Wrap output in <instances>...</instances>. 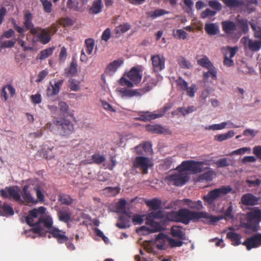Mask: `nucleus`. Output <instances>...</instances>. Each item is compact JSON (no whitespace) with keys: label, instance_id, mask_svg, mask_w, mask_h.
<instances>
[{"label":"nucleus","instance_id":"f257e3e1","mask_svg":"<svg viewBox=\"0 0 261 261\" xmlns=\"http://www.w3.org/2000/svg\"><path fill=\"white\" fill-rule=\"evenodd\" d=\"M167 218L169 221L180 222L186 225L189 224L191 221L196 222L201 218L206 219L210 223H216L220 219L215 216L209 215L206 212L191 211L187 208L169 212L167 214Z\"/></svg>","mask_w":261,"mask_h":261},{"label":"nucleus","instance_id":"f03ea898","mask_svg":"<svg viewBox=\"0 0 261 261\" xmlns=\"http://www.w3.org/2000/svg\"><path fill=\"white\" fill-rule=\"evenodd\" d=\"M45 212V208L40 206L38 208H34L29 211L28 215L25 217L26 223L30 226H34L30 230L40 236L45 235L43 229L40 226L41 218Z\"/></svg>","mask_w":261,"mask_h":261},{"label":"nucleus","instance_id":"7ed1b4c3","mask_svg":"<svg viewBox=\"0 0 261 261\" xmlns=\"http://www.w3.org/2000/svg\"><path fill=\"white\" fill-rule=\"evenodd\" d=\"M155 85L153 82H148L143 88L130 89V88H118L117 91L121 95V97H132L134 96H141L150 91Z\"/></svg>","mask_w":261,"mask_h":261},{"label":"nucleus","instance_id":"20e7f679","mask_svg":"<svg viewBox=\"0 0 261 261\" xmlns=\"http://www.w3.org/2000/svg\"><path fill=\"white\" fill-rule=\"evenodd\" d=\"M53 124L57 128L58 133L61 136L68 137L74 131L73 124L65 118H56Z\"/></svg>","mask_w":261,"mask_h":261},{"label":"nucleus","instance_id":"39448f33","mask_svg":"<svg viewBox=\"0 0 261 261\" xmlns=\"http://www.w3.org/2000/svg\"><path fill=\"white\" fill-rule=\"evenodd\" d=\"M232 188L230 186H222L220 188L215 189L210 191L206 195L203 196L202 199L207 203L211 204L218 198L231 192Z\"/></svg>","mask_w":261,"mask_h":261},{"label":"nucleus","instance_id":"423d86ee","mask_svg":"<svg viewBox=\"0 0 261 261\" xmlns=\"http://www.w3.org/2000/svg\"><path fill=\"white\" fill-rule=\"evenodd\" d=\"M33 15L29 10H26L24 12V27L26 31H30L32 35H37L38 34L39 27L35 28L32 22Z\"/></svg>","mask_w":261,"mask_h":261},{"label":"nucleus","instance_id":"0eeeda50","mask_svg":"<svg viewBox=\"0 0 261 261\" xmlns=\"http://www.w3.org/2000/svg\"><path fill=\"white\" fill-rule=\"evenodd\" d=\"M242 245L245 246L248 250L260 247L261 246V233H257L247 238L242 243Z\"/></svg>","mask_w":261,"mask_h":261},{"label":"nucleus","instance_id":"6e6552de","mask_svg":"<svg viewBox=\"0 0 261 261\" xmlns=\"http://www.w3.org/2000/svg\"><path fill=\"white\" fill-rule=\"evenodd\" d=\"M149 168L148 159L144 156H137L135 158L132 169L136 170L137 168H140L142 170L143 174H147Z\"/></svg>","mask_w":261,"mask_h":261},{"label":"nucleus","instance_id":"1a4fd4ad","mask_svg":"<svg viewBox=\"0 0 261 261\" xmlns=\"http://www.w3.org/2000/svg\"><path fill=\"white\" fill-rule=\"evenodd\" d=\"M189 176L188 174L183 172L178 174H173L168 177V180L172 181L173 184L176 186H181L186 184L188 180Z\"/></svg>","mask_w":261,"mask_h":261},{"label":"nucleus","instance_id":"9d476101","mask_svg":"<svg viewBox=\"0 0 261 261\" xmlns=\"http://www.w3.org/2000/svg\"><path fill=\"white\" fill-rule=\"evenodd\" d=\"M260 197H256L251 193H246L242 196L241 203L246 206H253L259 204Z\"/></svg>","mask_w":261,"mask_h":261},{"label":"nucleus","instance_id":"9b49d317","mask_svg":"<svg viewBox=\"0 0 261 261\" xmlns=\"http://www.w3.org/2000/svg\"><path fill=\"white\" fill-rule=\"evenodd\" d=\"M223 31L228 37H232L237 31V25L231 20H225L221 22Z\"/></svg>","mask_w":261,"mask_h":261},{"label":"nucleus","instance_id":"f8f14e48","mask_svg":"<svg viewBox=\"0 0 261 261\" xmlns=\"http://www.w3.org/2000/svg\"><path fill=\"white\" fill-rule=\"evenodd\" d=\"M131 215L129 213L124 211L122 215L119 217V222L116 224V226L121 229L128 228L130 226V219Z\"/></svg>","mask_w":261,"mask_h":261},{"label":"nucleus","instance_id":"ddd939ff","mask_svg":"<svg viewBox=\"0 0 261 261\" xmlns=\"http://www.w3.org/2000/svg\"><path fill=\"white\" fill-rule=\"evenodd\" d=\"M241 42L252 51H257L261 48V41L259 40L253 41L244 37L242 38Z\"/></svg>","mask_w":261,"mask_h":261},{"label":"nucleus","instance_id":"4468645a","mask_svg":"<svg viewBox=\"0 0 261 261\" xmlns=\"http://www.w3.org/2000/svg\"><path fill=\"white\" fill-rule=\"evenodd\" d=\"M238 48L237 47H231L230 46H226L224 52V59L223 63L224 65H232L233 61L231 59L232 57L236 55Z\"/></svg>","mask_w":261,"mask_h":261},{"label":"nucleus","instance_id":"2eb2a0df","mask_svg":"<svg viewBox=\"0 0 261 261\" xmlns=\"http://www.w3.org/2000/svg\"><path fill=\"white\" fill-rule=\"evenodd\" d=\"M48 232L57 239L59 243L63 244L69 240V238L65 234V232L56 227L51 228Z\"/></svg>","mask_w":261,"mask_h":261},{"label":"nucleus","instance_id":"dca6fc26","mask_svg":"<svg viewBox=\"0 0 261 261\" xmlns=\"http://www.w3.org/2000/svg\"><path fill=\"white\" fill-rule=\"evenodd\" d=\"M146 224L150 225L151 228L142 226L140 228V230H147L149 232H155L161 231L164 229L162 225L160 223L154 221V220H146Z\"/></svg>","mask_w":261,"mask_h":261},{"label":"nucleus","instance_id":"f3484780","mask_svg":"<svg viewBox=\"0 0 261 261\" xmlns=\"http://www.w3.org/2000/svg\"><path fill=\"white\" fill-rule=\"evenodd\" d=\"M40 29L39 31L40 32L38 34L37 37L41 43L46 44L50 41L51 30L49 28L41 29L40 28Z\"/></svg>","mask_w":261,"mask_h":261},{"label":"nucleus","instance_id":"a211bd4d","mask_svg":"<svg viewBox=\"0 0 261 261\" xmlns=\"http://www.w3.org/2000/svg\"><path fill=\"white\" fill-rule=\"evenodd\" d=\"M57 216L59 221L67 223L71 219V213L68 207H62L57 211Z\"/></svg>","mask_w":261,"mask_h":261},{"label":"nucleus","instance_id":"6ab92c4d","mask_svg":"<svg viewBox=\"0 0 261 261\" xmlns=\"http://www.w3.org/2000/svg\"><path fill=\"white\" fill-rule=\"evenodd\" d=\"M127 76L136 85L139 84L142 79V74L140 73V71L136 67H133L127 72Z\"/></svg>","mask_w":261,"mask_h":261},{"label":"nucleus","instance_id":"aec40b11","mask_svg":"<svg viewBox=\"0 0 261 261\" xmlns=\"http://www.w3.org/2000/svg\"><path fill=\"white\" fill-rule=\"evenodd\" d=\"M146 129L149 132L158 134H168L169 132L167 128H166L159 124L146 125Z\"/></svg>","mask_w":261,"mask_h":261},{"label":"nucleus","instance_id":"412c9836","mask_svg":"<svg viewBox=\"0 0 261 261\" xmlns=\"http://www.w3.org/2000/svg\"><path fill=\"white\" fill-rule=\"evenodd\" d=\"M170 232L172 236L174 238H177L181 240H185L186 239L185 232L181 226L177 225L173 226L171 228Z\"/></svg>","mask_w":261,"mask_h":261},{"label":"nucleus","instance_id":"4be33fe9","mask_svg":"<svg viewBox=\"0 0 261 261\" xmlns=\"http://www.w3.org/2000/svg\"><path fill=\"white\" fill-rule=\"evenodd\" d=\"M29 186L24 185L22 187V197L23 200L27 203H36L37 201L35 200L31 195L30 191H28Z\"/></svg>","mask_w":261,"mask_h":261},{"label":"nucleus","instance_id":"5701e85b","mask_svg":"<svg viewBox=\"0 0 261 261\" xmlns=\"http://www.w3.org/2000/svg\"><path fill=\"white\" fill-rule=\"evenodd\" d=\"M48 144H49V145H44L43 148L40 152L41 155L47 160L54 157V154L52 151L54 147L50 142H48Z\"/></svg>","mask_w":261,"mask_h":261},{"label":"nucleus","instance_id":"b1692460","mask_svg":"<svg viewBox=\"0 0 261 261\" xmlns=\"http://www.w3.org/2000/svg\"><path fill=\"white\" fill-rule=\"evenodd\" d=\"M182 201L191 209L199 211L203 208L202 203L201 200L193 201L189 199H184Z\"/></svg>","mask_w":261,"mask_h":261},{"label":"nucleus","instance_id":"393cba45","mask_svg":"<svg viewBox=\"0 0 261 261\" xmlns=\"http://www.w3.org/2000/svg\"><path fill=\"white\" fill-rule=\"evenodd\" d=\"M14 210L13 207L6 203H4L2 205H0V216L8 217L14 215Z\"/></svg>","mask_w":261,"mask_h":261},{"label":"nucleus","instance_id":"a878e982","mask_svg":"<svg viewBox=\"0 0 261 261\" xmlns=\"http://www.w3.org/2000/svg\"><path fill=\"white\" fill-rule=\"evenodd\" d=\"M103 7L102 0L94 1L92 6L89 9V13L92 14H97L101 12Z\"/></svg>","mask_w":261,"mask_h":261},{"label":"nucleus","instance_id":"bb28decb","mask_svg":"<svg viewBox=\"0 0 261 261\" xmlns=\"http://www.w3.org/2000/svg\"><path fill=\"white\" fill-rule=\"evenodd\" d=\"M8 193H9V196L12 198L16 201L19 202L20 203H23V200L21 198L20 195L19 193L13 187H7L6 188Z\"/></svg>","mask_w":261,"mask_h":261},{"label":"nucleus","instance_id":"cd10ccee","mask_svg":"<svg viewBox=\"0 0 261 261\" xmlns=\"http://www.w3.org/2000/svg\"><path fill=\"white\" fill-rule=\"evenodd\" d=\"M61 113L65 116L72 117L73 113L72 111L70 110L68 105L64 101H61L58 104Z\"/></svg>","mask_w":261,"mask_h":261},{"label":"nucleus","instance_id":"c85d7f7f","mask_svg":"<svg viewBox=\"0 0 261 261\" xmlns=\"http://www.w3.org/2000/svg\"><path fill=\"white\" fill-rule=\"evenodd\" d=\"M204 30L207 34L211 36L217 35L219 31L218 25L214 23H206Z\"/></svg>","mask_w":261,"mask_h":261},{"label":"nucleus","instance_id":"c756f323","mask_svg":"<svg viewBox=\"0 0 261 261\" xmlns=\"http://www.w3.org/2000/svg\"><path fill=\"white\" fill-rule=\"evenodd\" d=\"M63 84V80H59L56 82L54 85H51V89L49 88L47 89V95L48 96H53L57 95L59 93L60 87Z\"/></svg>","mask_w":261,"mask_h":261},{"label":"nucleus","instance_id":"7c9ffc66","mask_svg":"<svg viewBox=\"0 0 261 261\" xmlns=\"http://www.w3.org/2000/svg\"><path fill=\"white\" fill-rule=\"evenodd\" d=\"M161 116V115L153 114L149 112H145L141 113L140 114V117L137 118V119L143 121H146L148 120L154 119Z\"/></svg>","mask_w":261,"mask_h":261},{"label":"nucleus","instance_id":"2f4dec72","mask_svg":"<svg viewBox=\"0 0 261 261\" xmlns=\"http://www.w3.org/2000/svg\"><path fill=\"white\" fill-rule=\"evenodd\" d=\"M145 204L153 210H158L162 204V201L158 198H154L145 201Z\"/></svg>","mask_w":261,"mask_h":261},{"label":"nucleus","instance_id":"473e14b6","mask_svg":"<svg viewBox=\"0 0 261 261\" xmlns=\"http://www.w3.org/2000/svg\"><path fill=\"white\" fill-rule=\"evenodd\" d=\"M226 237L232 242V244L234 246H238L241 244V236L236 232H228L226 234Z\"/></svg>","mask_w":261,"mask_h":261},{"label":"nucleus","instance_id":"72a5a7b5","mask_svg":"<svg viewBox=\"0 0 261 261\" xmlns=\"http://www.w3.org/2000/svg\"><path fill=\"white\" fill-rule=\"evenodd\" d=\"M43 224L44 226L50 230L51 228H53V220L51 216L45 215V213L43 214V215L42 218H41V221L40 222V224Z\"/></svg>","mask_w":261,"mask_h":261},{"label":"nucleus","instance_id":"f704fd0d","mask_svg":"<svg viewBox=\"0 0 261 261\" xmlns=\"http://www.w3.org/2000/svg\"><path fill=\"white\" fill-rule=\"evenodd\" d=\"M227 7L229 8H234L244 5L243 0H221Z\"/></svg>","mask_w":261,"mask_h":261},{"label":"nucleus","instance_id":"c9c22d12","mask_svg":"<svg viewBox=\"0 0 261 261\" xmlns=\"http://www.w3.org/2000/svg\"><path fill=\"white\" fill-rule=\"evenodd\" d=\"M55 48L54 47H49L41 50L37 56V59L44 60L51 56Z\"/></svg>","mask_w":261,"mask_h":261},{"label":"nucleus","instance_id":"e433bc0d","mask_svg":"<svg viewBox=\"0 0 261 261\" xmlns=\"http://www.w3.org/2000/svg\"><path fill=\"white\" fill-rule=\"evenodd\" d=\"M168 239V236L167 234H165V233L163 232H161L159 233L156 238H155V241L156 242H158L160 244H157V247L159 249H164V244L166 242V240Z\"/></svg>","mask_w":261,"mask_h":261},{"label":"nucleus","instance_id":"4c0bfd02","mask_svg":"<svg viewBox=\"0 0 261 261\" xmlns=\"http://www.w3.org/2000/svg\"><path fill=\"white\" fill-rule=\"evenodd\" d=\"M217 218H220L218 220H220L222 219H233L234 218L233 214V207L231 203H230V205L228 206L226 211L224 212V214L223 216H215Z\"/></svg>","mask_w":261,"mask_h":261},{"label":"nucleus","instance_id":"58836bf2","mask_svg":"<svg viewBox=\"0 0 261 261\" xmlns=\"http://www.w3.org/2000/svg\"><path fill=\"white\" fill-rule=\"evenodd\" d=\"M202 167L201 165V162L192 160L190 171L196 174L202 172Z\"/></svg>","mask_w":261,"mask_h":261},{"label":"nucleus","instance_id":"ea45409f","mask_svg":"<svg viewBox=\"0 0 261 261\" xmlns=\"http://www.w3.org/2000/svg\"><path fill=\"white\" fill-rule=\"evenodd\" d=\"M169 13V12L162 9H158L155 10L154 11H150L147 13L148 15L152 18V19H154L158 17L161 16L165 14H167Z\"/></svg>","mask_w":261,"mask_h":261},{"label":"nucleus","instance_id":"a19ab883","mask_svg":"<svg viewBox=\"0 0 261 261\" xmlns=\"http://www.w3.org/2000/svg\"><path fill=\"white\" fill-rule=\"evenodd\" d=\"M92 162L96 164H101L104 162L106 158L104 155L100 154L99 152H96L91 156Z\"/></svg>","mask_w":261,"mask_h":261},{"label":"nucleus","instance_id":"79ce46f5","mask_svg":"<svg viewBox=\"0 0 261 261\" xmlns=\"http://www.w3.org/2000/svg\"><path fill=\"white\" fill-rule=\"evenodd\" d=\"M234 135V132L233 130H229L227 133L217 135L215 137L216 140L221 142L226 140L229 138H232Z\"/></svg>","mask_w":261,"mask_h":261},{"label":"nucleus","instance_id":"37998d69","mask_svg":"<svg viewBox=\"0 0 261 261\" xmlns=\"http://www.w3.org/2000/svg\"><path fill=\"white\" fill-rule=\"evenodd\" d=\"M85 46L86 47L87 53L91 55L92 54L93 48L94 46V40L92 38H88L86 39L85 41Z\"/></svg>","mask_w":261,"mask_h":261},{"label":"nucleus","instance_id":"c03bdc74","mask_svg":"<svg viewBox=\"0 0 261 261\" xmlns=\"http://www.w3.org/2000/svg\"><path fill=\"white\" fill-rule=\"evenodd\" d=\"M250 25L253 31L254 37L261 41V27L253 22H250Z\"/></svg>","mask_w":261,"mask_h":261},{"label":"nucleus","instance_id":"a18cd8bd","mask_svg":"<svg viewBox=\"0 0 261 261\" xmlns=\"http://www.w3.org/2000/svg\"><path fill=\"white\" fill-rule=\"evenodd\" d=\"M247 216L249 220H260L261 218V212L259 209H254L253 211L247 213Z\"/></svg>","mask_w":261,"mask_h":261},{"label":"nucleus","instance_id":"49530a36","mask_svg":"<svg viewBox=\"0 0 261 261\" xmlns=\"http://www.w3.org/2000/svg\"><path fill=\"white\" fill-rule=\"evenodd\" d=\"M211 67H212L213 66ZM209 77H211L214 80L216 79L217 71L214 67V68H208V71L203 73V80L204 81L207 80Z\"/></svg>","mask_w":261,"mask_h":261},{"label":"nucleus","instance_id":"de8ad7c7","mask_svg":"<svg viewBox=\"0 0 261 261\" xmlns=\"http://www.w3.org/2000/svg\"><path fill=\"white\" fill-rule=\"evenodd\" d=\"M163 212L159 210L157 212H152L148 214L146 220H153L154 219H162L163 217Z\"/></svg>","mask_w":261,"mask_h":261},{"label":"nucleus","instance_id":"09e8293b","mask_svg":"<svg viewBox=\"0 0 261 261\" xmlns=\"http://www.w3.org/2000/svg\"><path fill=\"white\" fill-rule=\"evenodd\" d=\"M152 65H164L165 59L163 57H160L156 55L151 57Z\"/></svg>","mask_w":261,"mask_h":261},{"label":"nucleus","instance_id":"8fccbe9b","mask_svg":"<svg viewBox=\"0 0 261 261\" xmlns=\"http://www.w3.org/2000/svg\"><path fill=\"white\" fill-rule=\"evenodd\" d=\"M239 27L241 29L244 33H246L249 31L248 21L246 19H241L238 20Z\"/></svg>","mask_w":261,"mask_h":261},{"label":"nucleus","instance_id":"3c124183","mask_svg":"<svg viewBox=\"0 0 261 261\" xmlns=\"http://www.w3.org/2000/svg\"><path fill=\"white\" fill-rule=\"evenodd\" d=\"M214 174V172L212 170H209L207 171L200 175L199 179L200 180L211 181L213 178Z\"/></svg>","mask_w":261,"mask_h":261},{"label":"nucleus","instance_id":"603ef678","mask_svg":"<svg viewBox=\"0 0 261 261\" xmlns=\"http://www.w3.org/2000/svg\"><path fill=\"white\" fill-rule=\"evenodd\" d=\"M124 74L122 77L120 78L119 81V84L122 86L126 87V88H130L134 86L135 84L133 82H130L125 77Z\"/></svg>","mask_w":261,"mask_h":261},{"label":"nucleus","instance_id":"864d4df0","mask_svg":"<svg viewBox=\"0 0 261 261\" xmlns=\"http://www.w3.org/2000/svg\"><path fill=\"white\" fill-rule=\"evenodd\" d=\"M131 28V25L127 23L119 25L115 29L116 33H124Z\"/></svg>","mask_w":261,"mask_h":261},{"label":"nucleus","instance_id":"5fc2aeb1","mask_svg":"<svg viewBox=\"0 0 261 261\" xmlns=\"http://www.w3.org/2000/svg\"><path fill=\"white\" fill-rule=\"evenodd\" d=\"M208 6L212 8L216 13L222 9L221 4L217 1H210L208 3Z\"/></svg>","mask_w":261,"mask_h":261},{"label":"nucleus","instance_id":"6e6d98bb","mask_svg":"<svg viewBox=\"0 0 261 261\" xmlns=\"http://www.w3.org/2000/svg\"><path fill=\"white\" fill-rule=\"evenodd\" d=\"M68 82L69 84V87L70 88L71 91H77L80 89V82L78 81H75L74 80L72 79H70L69 80Z\"/></svg>","mask_w":261,"mask_h":261},{"label":"nucleus","instance_id":"4d7b16f0","mask_svg":"<svg viewBox=\"0 0 261 261\" xmlns=\"http://www.w3.org/2000/svg\"><path fill=\"white\" fill-rule=\"evenodd\" d=\"M227 125V122H223L219 124H213L206 126L205 129L207 130H220L224 128Z\"/></svg>","mask_w":261,"mask_h":261},{"label":"nucleus","instance_id":"13d9d810","mask_svg":"<svg viewBox=\"0 0 261 261\" xmlns=\"http://www.w3.org/2000/svg\"><path fill=\"white\" fill-rule=\"evenodd\" d=\"M197 90V88L196 85L193 84L190 87H187L185 91H186V94L190 97H193L195 95V92Z\"/></svg>","mask_w":261,"mask_h":261},{"label":"nucleus","instance_id":"bf43d9fd","mask_svg":"<svg viewBox=\"0 0 261 261\" xmlns=\"http://www.w3.org/2000/svg\"><path fill=\"white\" fill-rule=\"evenodd\" d=\"M176 83L177 84V87L181 91L185 90V89H186L187 87H188V83L181 77H178L176 80Z\"/></svg>","mask_w":261,"mask_h":261},{"label":"nucleus","instance_id":"052dcab7","mask_svg":"<svg viewBox=\"0 0 261 261\" xmlns=\"http://www.w3.org/2000/svg\"><path fill=\"white\" fill-rule=\"evenodd\" d=\"M178 111L180 112L183 115H186L189 113H191L195 111L196 110V108L192 106H189L187 108H178Z\"/></svg>","mask_w":261,"mask_h":261},{"label":"nucleus","instance_id":"680f3d73","mask_svg":"<svg viewBox=\"0 0 261 261\" xmlns=\"http://www.w3.org/2000/svg\"><path fill=\"white\" fill-rule=\"evenodd\" d=\"M59 200L62 204L68 205H71L73 202V199L68 195H64L61 196Z\"/></svg>","mask_w":261,"mask_h":261},{"label":"nucleus","instance_id":"e2e57ef3","mask_svg":"<svg viewBox=\"0 0 261 261\" xmlns=\"http://www.w3.org/2000/svg\"><path fill=\"white\" fill-rule=\"evenodd\" d=\"M216 11L212 10L209 8H207L201 12V17L202 18H206L208 17L214 16L216 14Z\"/></svg>","mask_w":261,"mask_h":261},{"label":"nucleus","instance_id":"0e129e2a","mask_svg":"<svg viewBox=\"0 0 261 261\" xmlns=\"http://www.w3.org/2000/svg\"><path fill=\"white\" fill-rule=\"evenodd\" d=\"M192 160L186 161L182 162L178 168H181V172L190 171Z\"/></svg>","mask_w":261,"mask_h":261},{"label":"nucleus","instance_id":"69168bd1","mask_svg":"<svg viewBox=\"0 0 261 261\" xmlns=\"http://www.w3.org/2000/svg\"><path fill=\"white\" fill-rule=\"evenodd\" d=\"M67 56V53L66 48L63 46L61 48V50L59 53V60L60 63H63L65 61Z\"/></svg>","mask_w":261,"mask_h":261},{"label":"nucleus","instance_id":"338daca9","mask_svg":"<svg viewBox=\"0 0 261 261\" xmlns=\"http://www.w3.org/2000/svg\"><path fill=\"white\" fill-rule=\"evenodd\" d=\"M65 74L67 76H73L77 72L76 66H69L65 69Z\"/></svg>","mask_w":261,"mask_h":261},{"label":"nucleus","instance_id":"774afa93","mask_svg":"<svg viewBox=\"0 0 261 261\" xmlns=\"http://www.w3.org/2000/svg\"><path fill=\"white\" fill-rule=\"evenodd\" d=\"M78 2L73 1V0H67V7L69 9H72L74 11H79Z\"/></svg>","mask_w":261,"mask_h":261}]
</instances>
